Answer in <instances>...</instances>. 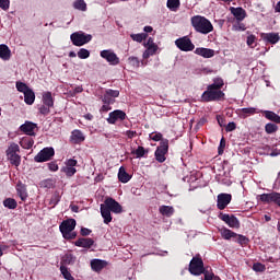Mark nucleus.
<instances>
[{
  "mask_svg": "<svg viewBox=\"0 0 280 280\" xmlns=\"http://www.w3.org/2000/svg\"><path fill=\"white\" fill-rule=\"evenodd\" d=\"M130 178H132V176L126 172L124 166H121L118 171V180L120 183H129Z\"/></svg>",
  "mask_w": 280,
  "mask_h": 280,
  "instance_id": "b1692460",
  "label": "nucleus"
},
{
  "mask_svg": "<svg viewBox=\"0 0 280 280\" xmlns=\"http://www.w3.org/2000/svg\"><path fill=\"white\" fill-rule=\"evenodd\" d=\"M1 10H10V0H0Z\"/></svg>",
  "mask_w": 280,
  "mask_h": 280,
  "instance_id": "13d9d810",
  "label": "nucleus"
},
{
  "mask_svg": "<svg viewBox=\"0 0 280 280\" xmlns=\"http://www.w3.org/2000/svg\"><path fill=\"white\" fill-rule=\"evenodd\" d=\"M130 38H132V40H135L136 43H143V40L148 38V34L145 33L131 34Z\"/></svg>",
  "mask_w": 280,
  "mask_h": 280,
  "instance_id": "c9c22d12",
  "label": "nucleus"
},
{
  "mask_svg": "<svg viewBox=\"0 0 280 280\" xmlns=\"http://www.w3.org/2000/svg\"><path fill=\"white\" fill-rule=\"evenodd\" d=\"M261 202H272V192L260 195Z\"/></svg>",
  "mask_w": 280,
  "mask_h": 280,
  "instance_id": "3c124183",
  "label": "nucleus"
},
{
  "mask_svg": "<svg viewBox=\"0 0 280 280\" xmlns=\"http://www.w3.org/2000/svg\"><path fill=\"white\" fill-rule=\"evenodd\" d=\"M3 207H5L7 209H16L18 207L16 200L12 198L4 199Z\"/></svg>",
  "mask_w": 280,
  "mask_h": 280,
  "instance_id": "f704fd0d",
  "label": "nucleus"
},
{
  "mask_svg": "<svg viewBox=\"0 0 280 280\" xmlns=\"http://www.w3.org/2000/svg\"><path fill=\"white\" fill-rule=\"evenodd\" d=\"M145 50L142 54V58L144 60H148L151 56H154L156 51H159V45L154 43V39L152 37H149L147 43H144Z\"/></svg>",
  "mask_w": 280,
  "mask_h": 280,
  "instance_id": "6e6552de",
  "label": "nucleus"
},
{
  "mask_svg": "<svg viewBox=\"0 0 280 280\" xmlns=\"http://www.w3.org/2000/svg\"><path fill=\"white\" fill-rule=\"evenodd\" d=\"M235 128H237L235 122H229L228 126L225 127V130H226V132H233V130H235Z\"/></svg>",
  "mask_w": 280,
  "mask_h": 280,
  "instance_id": "e2e57ef3",
  "label": "nucleus"
},
{
  "mask_svg": "<svg viewBox=\"0 0 280 280\" xmlns=\"http://www.w3.org/2000/svg\"><path fill=\"white\" fill-rule=\"evenodd\" d=\"M168 150H170V140L167 139L162 140L155 151V159L159 163H165V159H166L165 154H167Z\"/></svg>",
  "mask_w": 280,
  "mask_h": 280,
  "instance_id": "0eeeda50",
  "label": "nucleus"
},
{
  "mask_svg": "<svg viewBox=\"0 0 280 280\" xmlns=\"http://www.w3.org/2000/svg\"><path fill=\"white\" fill-rule=\"evenodd\" d=\"M224 148H226V140H224V138H222L220 141L219 154H222V152H224Z\"/></svg>",
  "mask_w": 280,
  "mask_h": 280,
  "instance_id": "680f3d73",
  "label": "nucleus"
},
{
  "mask_svg": "<svg viewBox=\"0 0 280 280\" xmlns=\"http://www.w3.org/2000/svg\"><path fill=\"white\" fill-rule=\"evenodd\" d=\"M210 86H212V89H217L218 91H220V89L224 86V80H222L221 78H217L213 80V83L210 84Z\"/></svg>",
  "mask_w": 280,
  "mask_h": 280,
  "instance_id": "c03bdc74",
  "label": "nucleus"
},
{
  "mask_svg": "<svg viewBox=\"0 0 280 280\" xmlns=\"http://www.w3.org/2000/svg\"><path fill=\"white\" fill-rule=\"evenodd\" d=\"M233 27L235 32H244L246 30V25H244V23L235 24Z\"/></svg>",
  "mask_w": 280,
  "mask_h": 280,
  "instance_id": "052dcab7",
  "label": "nucleus"
},
{
  "mask_svg": "<svg viewBox=\"0 0 280 280\" xmlns=\"http://www.w3.org/2000/svg\"><path fill=\"white\" fill-rule=\"evenodd\" d=\"M231 14L236 19V21H244L246 19V10H244L242 7L235 8L231 7L230 8Z\"/></svg>",
  "mask_w": 280,
  "mask_h": 280,
  "instance_id": "f3484780",
  "label": "nucleus"
},
{
  "mask_svg": "<svg viewBox=\"0 0 280 280\" xmlns=\"http://www.w3.org/2000/svg\"><path fill=\"white\" fill-rule=\"evenodd\" d=\"M36 128H38V126L32 121H26L25 124H23L20 127V130L22 132H24L25 135H28L30 137H34V135H36V132H34V130H36Z\"/></svg>",
  "mask_w": 280,
  "mask_h": 280,
  "instance_id": "dca6fc26",
  "label": "nucleus"
},
{
  "mask_svg": "<svg viewBox=\"0 0 280 280\" xmlns=\"http://www.w3.org/2000/svg\"><path fill=\"white\" fill-rule=\"evenodd\" d=\"M21 148L16 143H11L7 150V155L10 154H16V152H20Z\"/></svg>",
  "mask_w": 280,
  "mask_h": 280,
  "instance_id": "37998d69",
  "label": "nucleus"
},
{
  "mask_svg": "<svg viewBox=\"0 0 280 280\" xmlns=\"http://www.w3.org/2000/svg\"><path fill=\"white\" fill-rule=\"evenodd\" d=\"M203 280H213V273L205 272V279Z\"/></svg>",
  "mask_w": 280,
  "mask_h": 280,
  "instance_id": "774afa93",
  "label": "nucleus"
},
{
  "mask_svg": "<svg viewBox=\"0 0 280 280\" xmlns=\"http://www.w3.org/2000/svg\"><path fill=\"white\" fill-rule=\"evenodd\" d=\"M176 47L180 49L182 51H194L195 46L194 43H191V39L189 37H182L179 39H176L175 42Z\"/></svg>",
  "mask_w": 280,
  "mask_h": 280,
  "instance_id": "9b49d317",
  "label": "nucleus"
},
{
  "mask_svg": "<svg viewBox=\"0 0 280 280\" xmlns=\"http://www.w3.org/2000/svg\"><path fill=\"white\" fill-rule=\"evenodd\" d=\"M110 104H105L101 107V113H108V110H110Z\"/></svg>",
  "mask_w": 280,
  "mask_h": 280,
  "instance_id": "69168bd1",
  "label": "nucleus"
},
{
  "mask_svg": "<svg viewBox=\"0 0 280 280\" xmlns=\"http://www.w3.org/2000/svg\"><path fill=\"white\" fill-rule=\"evenodd\" d=\"M49 108H51V107H49L47 105H40L38 110H39L40 115H49V113H51V110Z\"/></svg>",
  "mask_w": 280,
  "mask_h": 280,
  "instance_id": "603ef678",
  "label": "nucleus"
},
{
  "mask_svg": "<svg viewBox=\"0 0 280 280\" xmlns=\"http://www.w3.org/2000/svg\"><path fill=\"white\" fill-rule=\"evenodd\" d=\"M35 100H36V94L34 93L33 90H30L26 93H24V102L28 106H32V104H34Z\"/></svg>",
  "mask_w": 280,
  "mask_h": 280,
  "instance_id": "a878e982",
  "label": "nucleus"
},
{
  "mask_svg": "<svg viewBox=\"0 0 280 280\" xmlns=\"http://www.w3.org/2000/svg\"><path fill=\"white\" fill-rule=\"evenodd\" d=\"M124 209L117 200L108 197L105 199L104 203H101V215L104 220V224H110L113 222L112 213H121Z\"/></svg>",
  "mask_w": 280,
  "mask_h": 280,
  "instance_id": "f257e3e1",
  "label": "nucleus"
},
{
  "mask_svg": "<svg viewBox=\"0 0 280 280\" xmlns=\"http://www.w3.org/2000/svg\"><path fill=\"white\" fill-rule=\"evenodd\" d=\"M233 199V197L231 196V194H219L217 197V207L218 209H220V211L226 209V207H229V205H231V200Z\"/></svg>",
  "mask_w": 280,
  "mask_h": 280,
  "instance_id": "f8f14e48",
  "label": "nucleus"
},
{
  "mask_svg": "<svg viewBox=\"0 0 280 280\" xmlns=\"http://www.w3.org/2000/svg\"><path fill=\"white\" fill-rule=\"evenodd\" d=\"M75 224V219H67L59 225L60 233L65 240H75L78 235L73 232Z\"/></svg>",
  "mask_w": 280,
  "mask_h": 280,
  "instance_id": "7ed1b4c3",
  "label": "nucleus"
},
{
  "mask_svg": "<svg viewBox=\"0 0 280 280\" xmlns=\"http://www.w3.org/2000/svg\"><path fill=\"white\" fill-rule=\"evenodd\" d=\"M15 86H16L18 91L23 94L27 93V91L31 90L30 86H27V84H25L24 82H21V81H18L15 83Z\"/></svg>",
  "mask_w": 280,
  "mask_h": 280,
  "instance_id": "58836bf2",
  "label": "nucleus"
},
{
  "mask_svg": "<svg viewBox=\"0 0 280 280\" xmlns=\"http://www.w3.org/2000/svg\"><path fill=\"white\" fill-rule=\"evenodd\" d=\"M62 261L66 266H72V264H75V256H73V254H66Z\"/></svg>",
  "mask_w": 280,
  "mask_h": 280,
  "instance_id": "e433bc0d",
  "label": "nucleus"
},
{
  "mask_svg": "<svg viewBox=\"0 0 280 280\" xmlns=\"http://www.w3.org/2000/svg\"><path fill=\"white\" fill-rule=\"evenodd\" d=\"M105 93L115 100V97H117L119 95V91L118 90H106Z\"/></svg>",
  "mask_w": 280,
  "mask_h": 280,
  "instance_id": "4d7b16f0",
  "label": "nucleus"
},
{
  "mask_svg": "<svg viewBox=\"0 0 280 280\" xmlns=\"http://www.w3.org/2000/svg\"><path fill=\"white\" fill-rule=\"evenodd\" d=\"M42 102L45 106L52 108L54 106V96H51V92H44L42 96Z\"/></svg>",
  "mask_w": 280,
  "mask_h": 280,
  "instance_id": "393cba45",
  "label": "nucleus"
},
{
  "mask_svg": "<svg viewBox=\"0 0 280 280\" xmlns=\"http://www.w3.org/2000/svg\"><path fill=\"white\" fill-rule=\"evenodd\" d=\"M0 58L1 60H10L12 58V50L5 44H0Z\"/></svg>",
  "mask_w": 280,
  "mask_h": 280,
  "instance_id": "4be33fe9",
  "label": "nucleus"
},
{
  "mask_svg": "<svg viewBox=\"0 0 280 280\" xmlns=\"http://www.w3.org/2000/svg\"><path fill=\"white\" fill-rule=\"evenodd\" d=\"M40 186L46 189H51L54 187V180L52 179H45L40 183Z\"/></svg>",
  "mask_w": 280,
  "mask_h": 280,
  "instance_id": "09e8293b",
  "label": "nucleus"
},
{
  "mask_svg": "<svg viewBox=\"0 0 280 280\" xmlns=\"http://www.w3.org/2000/svg\"><path fill=\"white\" fill-rule=\"evenodd\" d=\"M78 58H80L81 60H86V58H89L91 56V51H89V49L85 48H81L79 49V51L77 52Z\"/></svg>",
  "mask_w": 280,
  "mask_h": 280,
  "instance_id": "a19ab883",
  "label": "nucleus"
},
{
  "mask_svg": "<svg viewBox=\"0 0 280 280\" xmlns=\"http://www.w3.org/2000/svg\"><path fill=\"white\" fill-rule=\"evenodd\" d=\"M16 191L21 200H27V189L25 188V186L19 185Z\"/></svg>",
  "mask_w": 280,
  "mask_h": 280,
  "instance_id": "72a5a7b5",
  "label": "nucleus"
},
{
  "mask_svg": "<svg viewBox=\"0 0 280 280\" xmlns=\"http://www.w3.org/2000/svg\"><path fill=\"white\" fill-rule=\"evenodd\" d=\"M102 102H103L104 104H115V100H114L112 96H109L106 92H105V94L102 96Z\"/></svg>",
  "mask_w": 280,
  "mask_h": 280,
  "instance_id": "de8ad7c7",
  "label": "nucleus"
},
{
  "mask_svg": "<svg viewBox=\"0 0 280 280\" xmlns=\"http://www.w3.org/2000/svg\"><path fill=\"white\" fill-rule=\"evenodd\" d=\"M279 130V127L272 122H269L265 126V131L267 135H272Z\"/></svg>",
  "mask_w": 280,
  "mask_h": 280,
  "instance_id": "ea45409f",
  "label": "nucleus"
},
{
  "mask_svg": "<svg viewBox=\"0 0 280 280\" xmlns=\"http://www.w3.org/2000/svg\"><path fill=\"white\" fill-rule=\"evenodd\" d=\"M255 113H257V108L255 107H246L240 109V115H242L244 118L250 117V115H255Z\"/></svg>",
  "mask_w": 280,
  "mask_h": 280,
  "instance_id": "7c9ffc66",
  "label": "nucleus"
},
{
  "mask_svg": "<svg viewBox=\"0 0 280 280\" xmlns=\"http://www.w3.org/2000/svg\"><path fill=\"white\" fill-rule=\"evenodd\" d=\"M271 202H275V205H278V207H280V194L279 192H272Z\"/></svg>",
  "mask_w": 280,
  "mask_h": 280,
  "instance_id": "6e6d98bb",
  "label": "nucleus"
},
{
  "mask_svg": "<svg viewBox=\"0 0 280 280\" xmlns=\"http://www.w3.org/2000/svg\"><path fill=\"white\" fill-rule=\"evenodd\" d=\"M92 38L93 36L86 35L82 32L72 33L70 36L72 45H74L75 47H82L83 45H86V43H91Z\"/></svg>",
  "mask_w": 280,
  "mask_h": 280,
  "instance_id": "39448f33",
  "label": "nucleus"
},
{
  "mask_svg": "<svg viewBox=\"0 0 280 280\" xmlns=\"http://www.w3.org/2000/svg\"><path fill=\"white\" fill-rule=\"evenodd\" d=\"M60 272L66 280H73V276H71V272H69V269L67 267L61 266Z\"/></svg>",
  "mask_w": 280,
  "mask_h": 280,
  "instance_id": "a18cd8bd",
  "label": "nucleus"
},
{
  "mask_svg": "<svg viewBox=\"0 0 280 280\" xmlns=\"http://www.w3.org/2000/svg\"><path fill=\"white\" fill-rule=\"evenodd\" d=\"M48 170H50V172H58V165L56 162L48 163Z\"/></svg>",
  "mask_w": 280,
  "mask_h": 280,
  "instance_id": "0e129e2a",
  "label": "nucleus"
},
{
  "mask_svg": "<svg viewBox=\"0 0 280 280\" xmlns=\"http://www.w3.org/2000/svg\"><path fill=\"white\" fill-rule=\"evenodd\" d=\"M195 54L201 56V58H213L215 56V50L211 48H196Z\"/></svg>",
  "mask_w": 280,
  "mask_h": 280,
  "instance_id": "a211bd4d",
  "label": "nucleus"
},
{
  "mask_svg": "<svg viewBox=\"0 0 280 280\" xmlns=\"http://www.w3.org/2000/svg\"><path fill=\"white\" fill-rule=\"evenodd\" d=\"M54 154H56L54 148H45L34 158V161L36 163H45L47 161H50Z\"/></svg>",
  "mask_w": 280,
  "mask_h": 280,
  "instance_id": "1a4fd4ad",
  "label": "nucleus"
},
{
  "mask_svg": "<svg viewBox=\"0 0 280 280\" xmlns=\"http://www.w3.org/2000/svg\"><path fill=\"white\" fill-rule=\"evenodd\" d=\"M86 138L81 130L74 129L71 132L70 141L71 143H82Z\"/></svg>",
  "mask_w": 280,
  "mask_h": 280,
  "instance_id": "6ab92c4d",
  "label": "nucleus"
},
{
  "mask_svg": "<svg viewBox=\"0 0 280 280\" xmlns=\"http://www.w3.org/2000/svg\"><path fill=\"white\" fill-rule=\"evenodd\" d=\"M261 38L266 43H271V45H276V43H279V34L277 33H262Z\"/></svg>",
  "mask_w": 280,
  "mask_h": 280,
  "instance_id": "412c9836",
  "label": "nucleus"
},
{
  "mask_svg": "<svg viewBox=\"0 0 280 280\" xmlns=\"http://www.w3.org/2000/svg\"><path fill=\"white\" fill-rule=\"evenodd\" d=\"M135 154H136L137 159H141V156L145 155V149L143 147H138Z\"/></svg>",
  "mask_w": 280,
  "mask_h": 280,
  "instance_id": "5fc2aeb1",
  "label": "nucleus"
},
{
  "mask_svg": "<svg viewBox=\"0 0 280 280\" xmlns=\"http://www.w3.org/2000/svg\"><path fill=\"white\" fill-rule=\"evenodd\" d=\"M74 10H80V12H86V2L84 0H77L73 2Z\"/></svg>",
  "mask_w": 280,
  "mask_h": 280,
  "instance_id": "473e14b6",
  "label": "nucleus"
},
{
  "mask_svg": "<svg viewBox=\"0 0 280 280\" xmlns=\"http://www.w3.org/2000/svg\"><path fill=\"white\" fill-rule=\"evenodd\" d=\"M124 119H126V113L121 109H116L109 113L107 122L117 124V121H124Z\"/></svg>",
  "mask_w": 280,
  "mask_h": 280,
  "instance_id": "2eb2a0df",
  "label": "nucleus"
},
{
  "mask_svg": "<svg viewBox=\"0 0 280 280\" xmlns=\"http://www.w3.org/2000/svg\"><path fill=\"white\" fill-rule=\"evenodd\" d=\"M128 62L130 67H133V69H139V67H141V61H139V58L137 57H133V56L129 57Z\"/></svg>",
  "mask_w": 280,
  "mask_h": 280,
  "instance_id": "79ce46f5",
  "label": "nucleus"
},
{
  "mask_svg": "<svg viewBox=\"0 0 280 280\" xmlns=\"http://www.w3.org/2000/svg\"><path fill=\"white\" fill-rule=\"evenodd\" d=\"M21 148H24V150H30L34 145V140L30 138H25L20 142Z\"/></svg>",
  "mask_w": 280,
  "mask_h": 280,
  "instance_id": "4c0bfd02",
  "label": "nucleus"
},
{
  "mask_svg": "<svg viewBox=\"0 0 280 280\" xmlns=\"http://www.w3.org/2000/svg\"><path fill=\"white\" fill-rule=\"evenodd\" d=\"M107 262L102 259H92L91 260V268L94 270V272H101V270H104L106 268Z\"/></svg>",
  "mask_w": 280,
  "mask_h": 280,
  "instance_id": "aec40b11",
  "label": "nucleus"
},
{
  "mask_svg": "<svg viewBox=\"0 0 280 280\" xmlns=\"http://www.w3.org/2000/svg\"><path fill=\"white\" fill-rule=\"evenodd\" d=\"M189 272L190 275H195L196 277L205 272V262H202V258L194 257L191 259L189 264Z\"/></svg>",
  "mask_w": 280,
  "mask_h": 280,
  "instance_id": "423d86ee",
  "label": "nucleus"
},
{
  "mask_svg": "<svg viewBox=\"0 0 280 280\" xmlns=\"http://www.w3.org/2000/svg\"><path fill=\"white\" fill-rule=\"evenodd\" d=\"M65 165L66 166L61 168V172H63L66 176H74L75 172H78V170H75V165H78V160L69 159L65 162Z\"/></svg>",
  "mask_w": 280,
  "mask_h": 280,
  "instance_id": "4468645a",
  "label": "nucleus"
},
{
  "mask_svg": "<svg viewBox=\"0 0 280 280\" xmlns=\"http://www.w3.org/2000/svg\"><path fill=\"white\" fill-rule=\"evenodd\" d=\"M255 40H257V37H255V35L247 36L246 43L248 47H252V49L255 48Z\"/></svg>",
  "mask_w": 280,
  "mask_h": 280,
  "instance_id": "864d4df0",
  "label": "nucleus"
},
{
  "mask_svg": "<svg viewBox=\"0 0 280 280\" xmlns=\"http://www.w3.org/2000/svg\"><path fill=\"white\" fill-rule=\"evenodd\" d=\"M222 97H224V92H222V90L208 85V89L201 95V101L218 102L219 100H222Z\"/></svg>",
  "mask_w": 280,
  "mask_h": 280,
  "instance_id": "20e7f679",
  "label": "nucleus"
},
{
  "mask_svg": "<svg viewBox=\"0 0 280 280\" xmlns=\"http://www.w3.org/2000/svg\"><path fill=\"white\" fill-rule=\"evenodd\" d=\"M95 244L93 238H79L75 241L74 246H79L80 248H91Z\"/></svg>",
  "mask_w": 280,
  "mask_h": 280,
  "instance_id": "5701e85b",
  "label": "nucleus"
},
{
  "mask_svg": "<svg viewBox=\"0 0 280 280\" xmlns=\"http://www.w3.org/2000/svg\"><path fill=\"white\" fill-rule=\"evenodd\" d=\"M7 156L11 165H15V167H19L21 165V155H19L18 153H13Z\"/></svg>",
  "mask_w": 280,
  "mask_h": 280,
  "instance_id": "c756f323",
  "label": "nucleus"
},
{
  "mask_svg": "<svg viewBox=\"0 0 280 280\" xmlns=\"http://www.w3.org/2000/svg\"><path fill=\"white\" fill-rule=\"evenodd\" d=\"M236 237H237L238 244H248V237L244 235H237V234H236Z\"/></svg>",
  "mask_w": 280,
  "mask_h": 280,
  "instance_id": "bf43d9fd",
  "label": "nucleus"
},
{
  "mask_svg": "<svg viewBox=\"0 0 280 280\" xmlns=\"http://www.w3.org/2000/svg\"><path fill=\"white\" fill-rule=\"evenodd\" d=\"M221 237L223 240H231V237H237V233L224 228L221 230Z\"/></svg>",
  "mask_w": 280,
  "mask_h": 280,
  "instance_id": "2f4dec72",
  "label": "nucleus"
},
{
  "mask_svg": "<svg viewBox=\"0 0 280 280\" xmlns=\"http://www.w3.org/2000/svg\"><path fill=\"white\" fill-rule=\"evenodd\" d=\"M166 8H168L171 12H177L178 8H180V0H167Z\"/></svg>",
  "mask_w": 280,
  "mask_h": 280,
  "instance_id": "c85d7f7f",
  "label": "nucleus"
},
{
  "mask_svg": "<svg viewBox=\"0 0 280 280\" xmlns=\"http://www.w3.org/2000/svg\"><path fill=\"white\" fill-rule=\"evenodd\" d=\"M219 218L222 222H225L230 229H240V220H237L235 215L221 213Z\"/></svg>",
  "mask_w": 280,
  "mask_h": 280,
  "instance_id": "ddd939ff",
  "label": "nucleus"
},
{
  "mask_svg": "<svg viewBox=\"0 0 280 280\" xmlns=\"http://www.w3.org/2000/svg\"><path fill=\"white\" fill-rule=\"evenodd\" d=\"M159 211L162 215H165L166 218H172V215H174V207L172 206H161Z\"/></svg>",
  "mask_w": 280,
  "mask_h": 280,
  "instance_id": "bb28decb",
  "label": "nucleus"
},
{
  "mask_svg": "<svg viewBox=\"0 0 280 280\" xmlns=\"http://www.w3.org/2000/svg\"><path fill=\"white\" fill-rule=\"evenodd\" d=\"M190 23L198 34H211L213 32V24L207 18L202 15H195L190 19Z\"/></svg>",
  "mask_w": 280,
  "mask_h": 280,
  "instance_id": "f03ea898",
  "label": "nucleus"
},
{
  "mask_svg": "<svg viewBox=\"0 0 280 280\" xmlns=\"http://www.w3.org/2000/svg\"><path fill=\"white\" fill-rule=\"evenodd\" d=\"M264 113L266 119H269V121H273L275 124H280V116L277 115L275 112L265 110Z\"/></svg>",
  "mask_w": 280,
  "mask_h": 280,
  "instance_id": "cd10ccee",
  "label": "nucleus"
},
{
  "mask_svg": "<svg viewBox=\"0 0 280 280\" xmlns=\"http://www.w3.org/2000/svg\"><path fill=\"white\" fill-rule=\"evenodd\" d=\"M150 139H152V141H163V133L161 132H152L150 133Z\"/></svg>",
  "mask_w": 280,
  "mask_h": 280,
  "instance_id": "49530a36",
  "label": "nucleus"
},
{
  "mask_svg": "<svg viewBox=\"0 0 280 280\" xmlns=\"http://www.w3.org/2000/svg\"><path fill=\"white\" fill-rule=\"evenodd\" d=\"M253 270H255V272H264V270H266V266L261 262H256L253 265Z\"/></svg>",
  "mask_w": 280,
  "mask_h": 280,
  "instance_id": "8fccbe9b",
  "label": "nucleus"
},
{
  "mask_svg": "<svg viewBox=\"0 0 280 280\" xmlns=\"http://www.w3.org/2000/svg\"><path fill=\"white\" fill-rule=\"evenodd\" d=\"M81 235L83 236L91 235V230L86 228L81 229Z\"/></svg>",
  "mask_w": 280,
  "mask_h": 280,
  "instance_id": "338daca9",
  "label": "nucleus"
},
{
  "mask_svg": "<svg viewBox=\"0 0 280 280\" xmlns=\"http://www.w3.org/2000/svg\"><path fill=\"white\" fill-rule=\"evenodd\" d=\"M101 58H104V60H106L113 67L119 65V57H117V54L110 49L102 50Z\"/></svg>",
  "mask_w": 280,
  "mask_h": 280,
  "instance_id": "9d476101",
  "label": "nucleus"
}]
</instances>
